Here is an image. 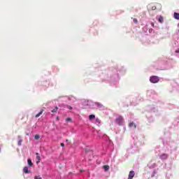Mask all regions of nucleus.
I'll list each match as a JSON object with an SVG mask.
<instances>
[{"mask_svg": "<svg viewBox=\"0 0 179 179\" xmlns=\"http://www.w3.org/2000/svg\"><path fill=\"white\" fill-rule=\"evenodd\" d=\"M23 171L25 173V174H29V173H30V171H29V168L27 166L24 167Z\"/></svg>", "mask_w": 179, "mask_h": 179, "instance_id": "obj_5", "label": "nucleus"}, {"mask_svg": "<svg viewBox=\"0 0 179 179\" xmlns=\"http://www.w3.org/2000/svg\"><path fill=\"white\" fill-rule=\"evenodd\" d=\"M66 142H69V141H68V140H66Z\"/></svg>", "mask_w": 179, "mask_h": 179, "instance_id": "obj_25", "label": "nucleus"}, {"mask_svg": "<svg viewBox=\"0 0 179 179\" xmlns=\"http://www.w3.org/2000/svg\"><path fill=\"white\" fill-rule=\"evenodd\" d=\"M152 10H156V6H152Z\"/></svg>", "mask_w": 179, "mask_h": 179, "instance_id": "obj_20", "label": "nucleus"}, {"mask_svg": "<svg viewBox=\"0 0 179 179\" xmlns=\"http://www.w3.org/2000/svg\"><path fill=\"white\" fill-rule=\"evenodd\" d=\"M69 110H72V107L71 106H69Z\"/></svg>", "mask_w": 179, "mask_h": 179, "instance_id": "obj_23", "label": "nucleus"}, {"mask_svg": "<svg viewBox=\"0 0 179 179\" xmlns=\"http://www.w3.org/2000/svg\"><path fill=\"white\" fill-rule=\"evenodd\" d=\"M152 31V29H151V31H150H150Z\"/></svg>", "mask_w": 179, "mask_h": 179, "instance_id": "obj_26", "label": "nucleus"}, {"mask_svg": "<svg viewBox=\"0 0 179 179\" xmlns=\"http://www.w3.org/2000/svg\"><path fill=\"white\" fill-rule=\"evenodd\" d=\"M129 127H134V128H136V124H135V123H134V122H132L129 123Z\"/></svg>", "mask_w": 179, "mask_h": 179, "instance_id": "obj_11", "label": "nucleus"}, {"mask_svg": "<svg viewBox=\"0 0 179 179\" xmlns=\"http://www.w3.org/2000/svg\"><path fill=\"white\" fill-rule=\"evenodd\" d=\"M176 52H179V49H178V50L176 51Z\"/></svg>", "mask_w": 179, "mask_h": 179, "instance_id": "obj_24", "label": "nucleus"}, {"mask_svg": "<svg viewBox=\"0 0 179 179\" xmlns=\"http://www.w3.org/2000/svg\"><path fill=\"white\" fill-rule=\"evenodd\" d=\"M178 32H179V29H178Z\"/></svg>", "mask_w": 179, "mask_h": 179, "instance_id": "obj_31", "label": "nucleus"}, {"mask_svg": "<svg viewBox=\"0 0 179 179\" xmlns=\"http://www.w3.org/2000/svg\"><path fill=\"white\" fill-rule=\"evenodd\" d=\"M159 80V77L156 76H152L150 78V82H151V83H157Z\"/></svg>", "mask_w": 179, "mask_h": 179, "instance_id": "obj_1", "label": "nucleus"}, {"mask_svg": "<svg viewBox=\"0 0 179 179\" xmlns=\"http://www.w3.org/2000/svg\"><path fill=\"white\" fill-rule=\"evenodd\" d=\"M58 111V106H55L53 110H52V113H57Z\"/></svg>", "mask_w": 179, "mask_h": 179, "instance_id": "obj_12", "label": "nucleus"}, {"mask_svg": "<svg viewBox=\"0 0 179 179\" xmlns=\"http://www.w3.org/2000/svg\"><path fill=\"white\" fill-rule=\"evenodd\" d=\"M89 118H90V120H94V118H96V115H90L89 116Z\"/></svg>", "mask_w": 179, "mask_h": 179, "instance_id": "obj_13", "label": "nucleus"}, {"mask_svg": "<svg viewBox=\"0 0 179 179\" xmlns=\"http://www.w3.org/2000/svg\"><path fill=\"white\" fill-rule=\"evenodd\" d=\"M96 122H98L99 124H100V120L96 119Z\"/></svg>", "mask_w": 179, "mask_h": 179, "instance_id": "obj_22", "label": "nucleus"}, {"mask_svg": "<svg viewBox=\"0 0 179 179\" xmlns=\"http://www.w3.org/2000/svg\"><path fill=\"white\" fill-rule=\"evenodd\" d=\"M152 31V29H151V31H150H150Z\"/></svg>", "mask_w": 179, "mask_h": 179, "instance_id": "obj_28", "label": "nucleus"}, {"mask_svg": "<svg viewBox=\"0 0 179 179\" xmlns=\"http://www.w3.org/2000/svg\"><path fill=\"white\" fill-rule=\"evenodd\" d=\"M34 139H36V141L40 139V135L36 134L35 136H34Z\"/></svg>", "mask_w": 179, "mask_h": 179, "instance_id": "obj_14", "label": "nucleus"}, {"mask_svg": "<svg viewBox=\"0 0 179 179\" xmlns=\"http://www.w3.org/2000/svg\"><path fill=\"white\" fill-rule=\"evenodd\" d=\"M152 31V29H151V31H150H150Z\"/></svg>", "mask_w": 179, "mask_h": 179, "instance_id": "obj_27", "label": "nucleus"}, {"mask_svg": "<svg viewBox=\"0 0 179 179\" xmlns=\"http://www.w3.org/2000/svg\"><path fill=\"white\" fill-rule=\"evenodd\" d=\"M66 121H67V122H71V121H72V119H71V117H68Z\"/></svg>", "mask_w": 179, "mask_h": 179, "instance_id": "obj_16", "label": "nucleus"}, {"mask_svg": "<svg viewBox=\"0 0 179 179\" xmlns=\"http://www.w3.org/2000/svg\"><path fill=\"white\" fill-rule=\"evenodd\" d=\"M103 167L105 171H108V170H110V166H108V165H105Z\"/></svg>", "mask_w": 179, "mask_h": 179, "instance_id": "obj_9", "label": "nucleus"}, {"mask_svg": "<svg viewBox=\"0 0 179 179\" xmlns=\"http://www.w3.org/2000/svg\"><path fill=\"white\" fill-rule=\"evenodd\" d=\"M116 122H117V124H118V125H122V124L124 122V117H122V116H119L116 119Z\"/></svg>", "mask_w": 179, "mask_h": 179, "instance_id": "obj_2", "label": "nucleus"}, {"mask_svg": "<svg viewBox=\"0 0 179 179\" xmlns=\"http://www.w3.org/2000/svg\"><path fill=\"white\" fill-rule=\"evenodd\" d=\"M133 22H134V23H138V19H136V18H134V20H133Z\"/></svg>", "mask_w": 179, "mask_h": 179, "instance_id": "obj_17", "label": "nucleus"}, {"mask_svg": "<svg viewBox=\"0 0 179 179\" xmlns=\"http://www.w3.org/2000/svg\"><path fill=\"white\" fill-rule=\"evenodd\" d=\"M18 138L20 139L17 142V145H18V146H22V143L23 142V141L22 140V137L20 136H18Z\"/></svg>", "mask_w": 179, "mask_h": 179, "instance_id": "obj_6", "label": "nucleus"}, {"mask_svg": "<svg viewBox=\"0 0 179 179\" xmlns=\"http://www.w3.org/2000/svg\"><path fill=\"white\" fill-rule=\"evenodd\" d=\"M60 145L62 146V148H64V146H65V144L64 143H62Z\"/></svg>", "mask_w": 179, "mask_h": 179, "instance_id": "obj_21", "label": "nucleus"}, {"mask_svg": "<svg viewBox=\"0 0 179 179\" xmlns=\"http://www.w3.org/2000/svg\"><path fill=\"white\" fill-rule=\"evenodd\" d=\"M35 179H43L40 176H35L34 177Z\"/></svg>", "mask_w": 179, "mask_h": 179, "instance_id": "obj_18", "label": "nucleus"}, {"mask_svg": "<svg viewBox=\"0 0 179 179\" xmlns=\"http://www.w3.org/2000/svg\"><path fill=\"white\" fill-rule=\"evenodd\" d=\"M24 124H26V121L24 122Z\"/></svg>", "mask_w": 179, "mask_h": 179, "instance_id": "obj_29", "label": "nucleus"}, {"mask_svg": "<svg viewBox=\"0 0 179 179\" xmlns=\"http://www.w3.org/2000/svg\"><path fill=\"white\" fill-rule=\"evenodd\" d=\"M36 159H37V162H36V164H38V163L41 162V157H40V155L38 154V152H36Z\"/></svg>", "mask_w": 179, "mask_h": 179, "instance_id": "obj_4", "label": "nucleus"}, {"mask_svg": "<svg viewBox=\"0 0 179 179\" xmlns=\"http://www.w3.org/2000/svg\"><path fill=\"white\" fill-rule=\"evenodd\" d=\"M27 162H28V164H29V167H31V166H33V162H31V159H28Z\"/></svg>", "mask_w": 179, "mask_h": 179, "instance_id": "obj_10", "label": "nucleus"}, {"mask_svg": "<svg viewBox=\"0 0 179 179\" xmlns=\"http://www.w3.org/2000/svg\"><path fill=\"white\" fill-rule=\"evenodd\" d=\"M159 22H160V23H162V22H163V18L162 17L159 18Z\"/></svg>", "mask_w": 179, "mask_h": 179, "instance_id": "obj_19", "label": "nucleus"}, {"mask_svg": "<svg viewBox=\"0 0 179 179\" xmlns=\"http://www.w3.org/2000/svg\"><path fill=\"white\" fill-rule=\"evenodd\" d=\"M97 106H99V103H96Z\"/></svg>", "mask_w": 179, "mask_h": 179, "instance_id": "obj_30", "label": "nucleus"}, {"mask_svg": "<svg viewBox=\"0 0 179 179\" xmlns=\"http://www.w3.org/2000/svg\"><path fill=\"white\" fill-rule=\"evenodd\" d=\"M161 157H164V159H167V155L163 154Z\"/></svg>", "mask_w": 179, "mask_h": 179, "instance_id": "obj_15", "label": "nucleus"}, {"mask_svg": "<svg viewBox=\"0 0 179 179\" xmlns=\"http://www.w3.org/2000/svg\"><path fill=\"white\" fill-rule=\"evenodd\" d=\"M43 113H44V109H41L40 113H38V114L36 115V118H38V117H40V115H41V114H43Z\"/></svg>", "mask_w": 179, "mask_h": 179, "instance_id": "obj_8", "label": "nucleus"}, {"mask_svg": "<svg viewBox=\"0 0 179 179\" xmlns=\"http://www.w3.org/2000/svg\"><path fill=\"white\" fill-rule=\"evenodd\" d=\"M173 17H174V19H176V20H179V13H173Z\"/></svg>", "mask_w": 179, "mask_h": 179, "instance_id": "obj_7", "label": "nucleus"}, {"mask_svg": "<svg viewBox=\"0 0 179 179\" xmlns=\"http://www.w3.org/2000/svg\"><path fill=\"white\" fill-rule=\"evenodd\" d=\"M135 177V171H131L129 173V177L127 179H132Z\"/></svg>", "mask_w": 179, "mask_h": 179, "instance_id": "obj_3", "label": "nucleus"}]
</instances>
